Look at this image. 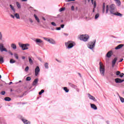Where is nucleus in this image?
I'll list each match as a JSON object with an SVG mask.
<instances>
[{
	"instance_id": "1",
	"label": "nucleus",
	"mask_w": 124,
	"mask_h": 124,
	"mask_svg": "<svg viewBox=\"0 0 124 124\" xmlns=\"http://www.w3.org/2000/svg\"><path fill=\"white\" fill-rule=\"evenodd\" d=\"M109 12L110 14H112V15L120 16V17H122L123 16V15H122V14L117 12V9H116V5H115V4H114L110 6Z\"/></svg>"
},
{
	"instance_id": "2",
	"label": "nucleus",
	"mask_w": 124,
	"mask_h": 124,
	"mask_svg": "<svg viewBox=\"0 0 124 124\" xmlns=\"http://www.w3.org/2000/svg\"><path fill=\"white\" fill-rule=\"evenodd\" d=\"M100 65V73L102 76H104L105 74V66L101 62L99 63Z\"/></svg>"
},
{
	"instance_id": "3",
	"label": "nucleus",
	"mask_w": 124,
	"mask_h": 124,
	"mask_svg": "<svg viewBox=\"0 0 124 124\" xmlns=\"http://www.w3.org/2000/svg\"><path fill=\"white\" fill-rule=\"evenodd\" d=\"M19 46L22 48L23 51H25V50H28L29 49L28 47L30 46V45L29 44H19Z\"/></svg>"
},
{
	"instance_id": "4",
	"label": "nucleus",
	"mask_w": 124,
	"mask_h": 124,
	"mask_svg": "<svg viewBox=\"0 0 124 124\" xmlns=\"http://www.w3.org/2000/svg\"><path fill=\"white\" fill-rule=\"evenodd\" d=\"M79 38L80 40H82V41L86 42V41H88V40L90 38V37L88 35L85 34L80 35Z\"/></svg>"
},
{
	"instance_id": "5",
	"label": "nucleus",
	"mask_w": 124,
	"mask_h": 124,
	"mask_svg": "<svg viewBox=\"0 0 124 124\" xmlns=\"http://www.w3.org/2000/svg\"><path fill=\"white\" fill-rule=\"evenodd\" d=\"M65 45L66 47H67L69 49H70L75 46V43L73 42L69 41L65 43Z\"/></svg>"
},
{
	"instance_id": "6",
	"label": "nucleus",
	"mask_w": 124,
	"mask_h": 124,
	"mask_svg": "<svg viewBox=\"0 0 124 124\" xmlns=\"http://www.w3.org/2000/svg\"><path fill=\"white\" fill-rule=\"evenodd\" d=\"M95 46V40L93 41V42H91L89 43L88 45V47L89 49L93 50L94 46Z\"/></svg>"
},
{
	"instance_id": "7",
	"label": "nucleus",
	"mask_w": 124,
	"mask_h": 124,
	"mask_svg": "<svg viewBox=\"0 0 124 124\" xmlns=\"http://www.w3.org/2000/svg\"><path fill=\"white\" fill-rule=\"evenodd\" d=\"M44 39L51 44H56V41H55L53 39L44 37Z\"/></svg>"
},
{
	"instance_id": "8",
	"label": "nucleus",
	"mask_w": 124,
	"mask_h": 124,
	"mask_svg": "<svg viewBox=\"0 0 124 124\" xmlns=\"http://www.w3.org/2000/svg\"><path fill=\"white\" fill-rule=\"evenodd\" d=\"M0 52H7V49L4 48V46H3L2 44H0Z\"/></svg>"
},
{
	"instance_id": "9",
	"label": "nucleus",
	"mask_w": 124,
	"mask_h": 124,
	"mask_svg": "<svg viewBox=\"0 0 124 124\" xmlns=\"http://www.w3.org/2000/svg\"><path fill=\"white\" fill-rule=\"evenodd\" d=\"M88 96L89 99H91V100H93V101H94L95 102H96V101H97L96 99H95V98L94 97H93V96L91 95V94L88 93Z\"/></svg>"
},
{
	"instance_id": "10",
	"label": "nucleus",
	"mask_w": 124,
	"mask_h": 124,
	"mask_svg": "<svg viewBox=\"0 0 124 124\" xmlns=\"http://www.w3.org/2000/svg\"><path fill=\"white\" fill-rule=\"evenodd\" d=\"M40 72V69L39 68V67L37 66L36 68L35 69V76H37L38 75V74Z\"/></svg>"
},
{
	"instance_id": "11",
	"label": "nucleus",
	"mask_w": 124,
	"mask_h": 124,
	"mask_svg": "<svg viewBox=\"0 0 124 124\" xmlns=\"http://www.w3.org/2000/svg\"><path fill=\"white\" fill-rule=\"evenodd\" d=\"M115 81L116 83H123V82H124V80L121 79V78H117L115 79Z\"/></svg>"
},
{
	"instance_id": "12",
	"label": "nucleus",
	"mask_w": 124,
	"mask_h": 124,
	"mask_svg": "<svg viewBox=\"0 0 124 124\" xmlns=\"http://www.w3.org/2000/svg\"><path fill=\"white\" fill-rule=\"evenodd\" d=\"M117 60H118V59L117 58H115L113 60V61L112 62V67H114L115 66V65L116 64V62H117Z\"/></svg>"
},
{
	"instance_id": "13",
	"label": "nucleus",
	"mask_w": 124,
	"mask_h": 124,
	"mask_svg": "<svg viewBox=\"0 0 124 124\" xmlns=\"http://www.w3.org/2000/svg\"><path fill=\"white\" fill-rule=\"evenodd\" d=\"M91 107L93 110H97V107L94 104H91Z\"/></svg>"
},
{
	"instance_id": "14",
	"label": "nucleus",
	"mask_w": 124,
	"mask_h": 124,
	"mask_svg": "<svg viewBox=\"0 0 124 124\" xmlns=\"http://www.w3.org/2000/svg\"><path fill=\"white\" fill-rule=\"evenodd\" d=\"M21 120L22 121V122H23V123L24 124H31V122L25 119H22Z\"/></svg>"
},
{
	"instance_id": "15",
	"label": "nucleus",
	"mask_w": 124,
	"mask_h": 124,
	"mask_svg": "<svg viewBox=\"0 0 124 124\" xmlns=\"http://www.w3.org/2000/svg\"><path fill=\"white\" fill-rule=\"evenodd\" d=\"M112 51H108L107 54V58H111V56H112Z\"/></svg>"
},
{
	"instance_id": "16",
	"label": "nucleus",
	"mask_w": 124,
	"mask_h": 124,
	"mask_svg": "<svg viewBox=\"0 0 124 124\" xmlns=\"http://www.w3.org/2000/svg\"><path fill=\"white\" fill-rule=\"evenodd\" d=\"M37 83H38V78H36L34 79V81L33 82V86H36L37 84Z\"/></svg>"
},
{
	"instance_id": "17",
	"label": "nucleus",
	"mask_w": 124,
	"mask_h": 124,
	"mask_svg": "<svg viewBox=\"0 0 124 124\" xmlns=\"http://www.w3.org/2000/svg\"><path fill=\"white\" fill-rule=\"evenodd\" d=\"M35 42L37 43V44H38V43H43V41L40 39H36Z\"/></svg>"
},
{
	"instance_id": "18",
	"label": "nucleus",
	"mask_w": 124,
	"mask_h": 124,
	"mask_svg": "<svg viewBox=\"0 0 124 124\" xmlns=\"http://www.w3.org/2000/svg\"><path fill=\"white\" fill-rule=\"evenodd\" d=\"M123 46H124V45L120 44L115 47V49L119 50V49H121V48H122V47Z\"/></svg>"
},
{
	"instance_id": "19",
	"label": "nucleus",
	"mask_w": 124,
	"mask_h": 124,
	"mask_svg": "<svg viewBox=\"0 0 124 124\" xmlns=\"http://www.w3.org/2000/svg\"><path fill=\"white\" fill-rule=\"evenodd\" d=\"M11 47L14 49L16 50V49H17V46H16V44H12L11 45Z\"/></svg>"
},
{
	"instance_id": "20",
	"label": "nucleus",
	"mask_w": 124,
	"mask_h": 124,
	"mask_svg": "<svg viewBox=\"0 0 124 124\" xmlns=\"http://www.w3.org/2000/svg\"><path fill=\"white\" fill-rule=\"evenodd\" d=\"M94 0H91V2L92 3V4H93V7L94 8H95L96 7V1H94Z\"/></svg>"
},
{
	"instance_id": "21",
	"label": "nucleus",
	"mask_w": 124,
	"mask_h": 124,
	"mask_svg": "<svg viewBox=\"0 0 124 124\" xmlns=\"http://www.w3.org/2000/svg\"><path fill=\"white\" fill-rule=\"evenodd\" d=\"M34 17H35V19L36 21H37V22L38 23L40 22V20H39V18H38V17H37V16H36L35 15H34Z\"/></svg>"
},
{
	"instance_id": "22",
	"label": "nucleus",
	"mask_w": 124,
	"mask_h": 124,
	"mask_svg": "<svg viewBox=\"0 0 124 124\" xmlns=\"http://www.w3.org/2000/svg\"><path fill=\"white\" fill-rule=\"evenodd\" d=\"M116 2V4H117L118 6H120L121 5V1L120 0H114Z\"/></svg>"
},
{
	"instance_id": "23",
	"label": "nucleus",
	"mask_w": 124,
	"mask_h": 124,
	"mask_svg": "<svg viewBox=\"0 0 124 124\" xmlns=\"http://www.w3.org/2000/svg\"><path fill=\"white\" fill-rule=\"evenodd\" d=\"M29 59V61L30 63H31V64H32L33 63V62H32V59H31V57H28Z\"/></svg>"
},
{
	"instance_id": "24",
	"label": "nucleus",
	"mask_w": 124,
	"mask_h": 124,
	"mask_svg": "<svg viewBox=\"0 0 124 124\" xmlns=\"http://www.w3.org/2000/svg\"><path fill=\"white\" fill-rule=\"evenodd\" d=\"M4 100H5V101H10L11 99L9 97H6L4 98Z\"/></svg>"
},
{
	"instance_id": "25",
	"label": "nucleus",
	"mask_w": 124,
	"mask_h": 124,
	"mask_svg": "<svg viewBox=\"0 0 124 124\" xmlns=\"http://www.w3.org/2000/svg\"><path fill=\"white\" fill-rule=\"evenodd\" d=\"M119 98L121 101V102H122V103H124V98L123 97H121V96H120V95H118Z\"/></svg>"
},
{
	"instance_id": "26",
	"label": "nucleus",
	"mask_w": 124,
	"mask_h": 124,
	"mask_svg": "<svg viewBox=\"0 0 124 124\" xmlns=\"http://www.w3.org/2000/svg\"><path fill=\"white\" fill-rule=\"evenodd\" d=\"M3 62V57L2 56H0V63H2Z\"/></svg>"
},
{
	"instance_id": "27",
	"label": "nucleus",
	"mask_w": 124,
	"mask_h": 124,
	"mask_svg": "<svg viewBox=\"0 0 124 124\" xmlns=\"http://www.w3.org/2000/svg\"><path fill=\"white\" fill-rule=\"evenodd\" d=\"M108 12H109V6L107 5L106 6V13H108Z\"/></svg>"
},
{
	"instance_id": "28",
	"label": "nucleus",
	"mask_w": 124,
	"mask_h": 124,
	"mask_svg": "<svg viewBox=\"0 0 124 124\" xmlns=\"http://www.w3.org/2000/svg\"><path fill=\"white\" fill-rule=\"evenodd\" d=\"M15 16L16 19H20V16L19 15V14H15Z\"/></svg>"
},
{
	"instance_id": "29",
	"label": "nucleus",
	"mask_w": 124,
	"mask_h": 124,
	"mask_svg": "<svg viewBox=\"0 0 124 124\" xmlns=\"http://www.w3.org/2000/svg\"><path fill=\"white\" fill-rule=\"evenodd\" d=\"M105 12V3H103V13Z\"/></svg>"
},
{
	"instance_id": "30",
	"label": "nucleus",
	"mask_w": 124,
	"mask_h": 124,
	"mask_svg": "<svg viewBox=\"0 0 124 124\" xmlns=\"http://www.w3.org/2000/svg\"><path fill=\"white\" fill-rule=\"evenodd\" d=\"M17 7L19 9L21 8V5L20 4V3L19 2H16Z\"/></svg>"
},
{
	"instance_id": "31",
	"label": "nucleus",
	"mask_w": 124,
	"mask_h": 124,
	"mask_svg": "<svg viewBox=\"0 0 124 124\" xmlns=\"http://www.w3.org/2000/svg\"><path fill=\"white\" fill-rule=\"evenodd\" d=\"M10 7H11L12 10H13L14 12H15V9L14 8V7H13V6L11 4L10 5Z\"/></svg>"
},
{
	"instance_id": "32",
	"label": "nucleus",
	"mask_w": 124,
	"mask_h": 124,
	"mask_svg": "<svg viewBox=\"0 0 124 124\" xmlns=\"http://www.w3.org/2000/svg\"><path fill=\"white\" fill-rule=\"evenodd\" d=\"M48 65V63L46 62L45 64V67H46V69H48V68H49V66Z\"/></svg>"
},
{
	"instance_id": "33",
	"label": "nucleus",
	"mask_w": 124,
	"mask_h": 124,
	"mask_svg": "<svg viewBox=\"0 0 124 124\" xmlns=\"http://www.w3.org/2000/svg\"><path fill=\"white\" fill-rule=\"evenodd\" d=\"M63 90H64V91H65V92L66 93H68V92H69V90L68 89H67V87H64Z\"/></svg>"
},
{
	"instance_id": "34",
	"label": "nucleus",
	"mask_w": 124,
	"mask_h": 124,
	"mask_svg": "<svg viewBox=\"0 0 124 124\" xmlns=\"http://www.w3.org/2000/svg\"><path fill=\"white\" fill-rule=\"evenodd\" d=\"M10 63H14L16 62L13 59H11L10 61Z\"/></svg>"
},
{
	"instance_id": "35",
	"label": "nucleus",
	"mask_w": 124,
	"mask_h": 124,
	"mask_svg": "<svg viewBox=\"0 0 124 124\" xmlns=\"http://www.w3.org/2000/svg\"><path fill=\"white\" fill-rule=\"evenodd\" d=\"M14 56L16 60H18V59H19V57L18 56V54H17V53H15Z\"/></svg>"
},
{
	"instance_id": "36",
	"label": "nucleus",
	"mask_w": 124,
	"mask_h": 124,
	"mask_svg": "<svg viewBox=\"0 0 124 124\" xmlns=\"http://www.w3.org/2000/svg\"><path fill=\"white\" fill-rule=\"evenodd\" d=\"M64 10H65V8H61L60 9V12H62V11H64Z\"/></svg>"
},
{
	"instance_id": "37",
	"label": "nucleus",
	"mask_w": 124,
	"mask_h": 124,
	"mask_svg": "<svg viewBox=\"0 0 124 124\" xmlns=\"http://www.w3.org/2000/svg\"><path fill=\"white\" fill-rule=\"evenodd\" d=\"M116 74L117 76H119V75H120V74H121V72L119 71H117L116 72Z\"/></svg>"
},
{
	"instance_id": "38",
	"label": "nucleus",
	"mask_w": 124,
	"mask_h": 124,
	"mask_svg": "<svg viewBox=\"0 0 124 124\" xmlns=\"http://www.w3.org/2000/svg\"><path fill=\"white\" fill-rule=\"evenodd\" d=\"M44 93V90H42L41 91V92H40L39 93V94L40 95H41V94H42V93Z\"/></svg>"
},
{
	"instance_id": "39",
	"label": "nucleus",
	"mask_w": 124,
	"mask_h": 124,
	"mask_svg": "<svg viewBox=\"0 0 124 124\" xmlns=\"http://www.w3.org/2000/svg\"><path fill=\"white\" fill-rule=\"evenodd\" d=\"M31 78L30 77H28L26 78V81H31Z\"/></svg>"
},
{
	"instance_id": "40",
	"label": "nucleus",
	"mask_w": 124,
	"mask_h": 124,
	"mask_svg": "<svg viewBox=\"0 0 124 124\" xmlns=\"http://www.w3.org/2000/svg\"><path fill=\"white\" fill-rule=\"evenodd\" d=\"M98 17H99V14H97L95 16V19H97V18H98Z\"/></svg>"
},
{
	"instance_id": "41",
	"label": "nucleus",
	"mask_w": 124,
	"mask_h": 124,
	"mask_svg": "<svg viewBox=\"0 0 124 124\" xmlns=\"http://www.w3.org/2000/svg\"><path fill=\"white\" fill-rule=\"evenodd\" d=\"M51 25H52V26H54V27H57V24H56V23L54 22H51Z\"/></svg>"
},
{
	"instance_id": "42",
	"label": "nucleus",
	"mask_w": 124,
	"mask_h": 124,
	"mask_svg": "<svg viewBox=\"0 0 124 124\" xmlns=\"http://www.w3.org/2000/svg\"><path fill=\"white\" fill-rule=\"evenodd\" d=\"M0 94L2 95H4L5 94V91H2L0 93Z\"/></svg>"
},
{
	"instance_id": "43",
	"label": "nucleus",
	"mask_w": 124,
	"mask_h": 124,
	"mask_svg": "<svg viewBox=\"0 0 124 124\" xmlns=\"http://www.w3.org/2000/svg\"><path fill=\"white\" fill-rule=\"evenodd\" d=\"M29 66H27L25 69V71H29Z\"/></svg>"
},
{
	"instance_id": "44",
	"label": "nucleus",
	"mask_w": 124,
	"mask_h": 124,
	"mask_svg": "<svg viewBox=\"0 0 124 124\" xmlns=\"http://www.w3.org/2000/svg\"><path fill=\"white\" fill-rule=\"evenodd\" d=\"M124 73H121V74H120L119 76H120V77L123 78V77H124Z\"/></svg>"
},
{
	"instance_id": "45",
	"label": "nucleus",
	"mask_w": 124,
	"mask_h": 124,
	"mask_svg": "<svg viewBox=\"0 0 124 124\" xmlns=\"http://www.w3.org/2000/svg\"><path fill=\"white\" fill-rule=\"evenodd\" d=\"M2 38V35L1 34V33L0 32V40H1Z\"/></svg>"
},
{
	"instance_id": "46",
	"label": "nucleus",
	"mask_w": 124,
	"mask_h": 124,
	"mask_svg": "<svg viewBox=\"0 0 124 124\" xmlns=\"http://www.w3.org/2000/svg\"><path fill=\"white\" fill-rule=\"evenodd\" d=\"M56 30L57 31H61V27H57Z\"/></svg>"
},
{
	"instance_id": "47",
	"label": "nucleus",
	"mask_w": 124,
	"mask_h": 124,
	"mask_svg": "<svg viewBox=\"0 0 124 124\" xmlns=\"http://www.w3.org/2000/svg\"><path fill=\"white\" fill-rule=\"evenodd\" d=\"M61 27L62 28V29H63V28H64V24H62L61 25Z\"/></svg>"
},
{
	"instance_id": "48",
	"label": "nucleus",
	"mask_w": 124,
	"mask_h": 124,
	"mask_svg": "<svg viewBox=\"0 0 124 124\" xmlns=\"http://www.w3.org/2000/svg\"><path fill=\"white\" fill-rule=\"evenodd\" d=\"M29 21H30V22H31V23H33V21L31 19H30Z\"/></svg>"
},
{
	"instance_id": "49",
	"label": "nucleus",
	"mask_w": 124,
	"mask_h": 124,
	"mask_svg": "<svg viewBox=\"0 0 124 124\" xmlns=\"http://www.w3.org/2000/svg\"><path fill=\"white\" fill-rule=\"evenodd\" d=\"M9 53L10 54V55H11V56H13V53H12L11 51L9 52Z\"/></svg>"
},
{
	"instance_id": "50",
	"label": "nucleus",
	"mask_w": 124,
	"mask_h": 124,
	"mask_svg": "<svg viewBox=\"0 0 124 124\" xmlns=\"http://www.w3.org/2000/svg\"><path fill=\"white\" fill-rule=\"evenodd\" d=\"M11 17H12V18H13L14 19V18H15V16H14L13 15H11Z\"/></svg>"
},
{
	"instance_id": "51",
	"label": "nucleus",
	"mask_w": 124,
	"mask_h": 124,
	"mask_svg": "<svg viewBox=\"0 0 124 124\" xmlns=\"http://www.w3.org/2000/svg\"><path fill=\"white\" fill-rule=\"evenodd\" d=\"M67 1L69 2V1H75V0H68Z\"/></svg>"
},
{
	"instance_id": "52",
	"label": "nucleus",
	"mask_w": 124,
	"mask_h": 124,
	"mask_svg": "<svg viewBox=\"0 0 124 124\" xmlns=\"http://www.w3.org/2000/svg\"><path fill=\"white\" fill-rule=\"evenodd\" d=\"M123 61H124L123 59H121L120 61H119V62H123Z\"/></svg>"
},
{
	"instance_id": "53",
	"label": "nucleus",
	"mask_w": 124,
	"mask_h": 124,
	"mask_svg": "<svg viewBox=\"0 0 124 124\" xmlns=\"http://www.w3.org/2000/svg\"><path fill=\"white\" fill-rule=\"evenodd\" d=\"M71 9L72 10H74V6H72V7H71Z\"/></svg>"
},
{
	"instance_id": "54",
	"label": "nucleus",
	"mask_w": 124,
	"mask_h": 124,
	"mask_svg": "<svg viewBox=\"0 0 124 124\" xmlns=\"http://www.w3.org/2000/svg\"><path fill=\"white\" fill-rule=\"evenodd\" d=\"M43 20H44V21H46V19L45 18H44V17H42Z\"/></svg>"
},
{
	"instance_id": "55",
	"label": "nucleus",
	"mask_w": 124,
	"mask_h": 124,
	"mask_svg": "<svg viewBox=\"0 0 124 124\" xmlns=\"http://www.w3.org/2000/svg\"><path fill=\"white\" fill-rule=\"evenodd\" d=\"M22 60H25L26 59V57H25V56H23L22 57Z\"/></svg>"
},
{
	"instance_id": "56",
	"label": "nucleus",
	"mask_w": 124,
	"mask_h": 124,
	"mask_svg": "<svg viewBox=\"0 0 124 124\" xmlns=\"http://www.w3.org/2000/svg\"><path fill=\"white\" fill-rule=\"evenodd\" d=\"M56 61H57V62H61V61L58 60V59H56Z\"/></svg>"
},
{
	"instance_id": "57",
	"label": "nucleus",
	"mask_w": 124,
	"mask_h": 124,
	"mask_svg": "<svg viewBox=\"0 0 124 124\" xmlns=\"http://www.w3.org/2000/svg\"><path fill=\"white\" fill-rule=\"evenodd\" d=\"M22 1H28V0H21Z\"/></svg>"
},
{
	"instance_id": "58",
	"label": "nucleus",
	"mask_w": 124,
	"mask_h": 124,
	"mask_svg": "<svg viewBox=\"0 0 124 124\" xmlns=\"http://www.w3.org/2000/svg\"><path fill=\"white\" fill-rule=\"evenodd\" d=\"M63 35H68V34H66L65 33H63Z\"/></svg>"
},
{
	"instance_id": "59",
	"label": "nucleus",
	"mask_w": 124,
	"mask_h": 124,
	"mask_svg": "<svg viewBox=\"0 0 124 124\" xmlns=\"http://www.w3.org/2000/svg\"><path fill=\"white\" fill-rule=\"evenodd\" d=\"M11 84H12V82H10L9 85H11Z\"/></svg>"
},
{
	"instance_id": "60",
	"label": "nucleus",
	"mask_w": 124,
	"mask_h": 124,
	"mask_svg": "<svg viewBox=\"0 0 124 124\" xmlns=\"http://www.w3.org/2000/svg\"><path fill=\"white\" fill-rule=\"evenodd\" d=\"M94 9H95L94 7H93V12H94V10H95Z\"/></svg>"
},
{
	"instance_id": "61",
	"label": "nucleus",
	"mask_w": 124,
	"mask_h": 124,
	"mask_svg": "<svg viewBox=\"0 0 124 124\" xmlns=\"http://www.w3.org/2000/svg\"><path fill=\"white\" fill-rule=\"evenodd\" d=\"M78 74H79V76L81 77V74L78 73Z\"/></svg>"
},
{
	"instance_id": "62",
	"label": "nucleus",
	"mask_w": 124,
	"mask_h": 124,
	"mask_svg": "<svg viewBox=\"0 0 124 124\" xmlns=\"http://www.w3.org/2000/svg\"><path fill=\"white\" fill-rule=\"evenodd\" d=\"M88 2H90L91 1V0H88Z\"/></svg>"
},
{
	"instance_id": "63",
	"label": "nucleus",
	"mask_w": 124,
	"mask_h": 124,
	"mask_svg": "<svg viewBox=\"0 0 124 124\" xmlns=\"http://www.w3.org/2000/svg\"><path fill=\"white\" fill-rule=\"evenodd\" d=\"M63 22V20H61V22L62 23Z\"/></svg>"
},
{
	"instance_id": "64",
	"label": "nucleus",
	"mask_w": 124,
	"mask_h": 124,
	"mask_svg": "<svg viewBox=\"0 0 124 124\" xmlns=\"http://www.w3.org/2000/svg\"><path fill=\"white\" fill-rule=\"evenodd\" d=\"M1 78V76L0 75V79Z\"/></svg>"
}]
</instances>
